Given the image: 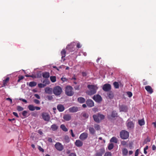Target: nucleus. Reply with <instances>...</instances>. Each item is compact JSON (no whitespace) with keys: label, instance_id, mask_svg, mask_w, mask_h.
<instances>
[{"label":"nucleus","instance_id":"f257e3e1","mask_svg":"<svg viewBox=\"0 0 156 156\" xmlns=\"http://www.w3.org/2000/svg\"><path fill=\"white\" fill-rule=\"evenodd\" d=\"M89 90L87 91V93L89 95H92L96 93L98 87L96 85H88L87 86Z\"/></svg>","mask_w":156,"mask_h":156},{"label":"nucleus","instance_id":"864d4df0","mask_svg":"<svg viewBox=\"0 0 156 156\" xmlns=\"http://www.w3.org/2000/svg\"><path fill=\"white\" fill-rule=\"evenodd\" d=\"M19 100L25 102V103H27V101L25 99H23L22 98H20L19 99Z\"/></svg>","mask_w":156,"mask_h":156},{"label":"nucleus","instance_id":"a878e982","mask_svg":"<svg viewBox=\"0 0 156 156\" xmlns=\"http://www.w3.org/2000/svg\"><path fill=\"white\" fill-rule=\"evenodd\" d=\"M42 76L44 78H48L50 76L49 73L48 72H45L42 73Z\"/></svg>","mask_w":156,"mask_h":156},{"label":"nucleus","instance_id":"ea45409f","mask_svg":"<svg viewBox=\"0 0 156 156\" xmlns=\"http://www.w3.org/2000/svg\"><path fill=\"white\" fill-rule=\"evenodd\" d=\"M117 113L115 111H113L112 113L111 116L113 117H115L116 116Z\"/></svg>","mask_w":156,"mask_h":156},{"label":"nucleus","instance_id":"0e129e2a","mask_svg":"<svg viewBox=\"0 0 156 156\" xmlns=\"http://www.w3.org/2000/svg\"><path fill=\"white\" fill-rule=\"evenodd\" d=\"M81 47V45L79 43H78L76 45V47L78 48H80Z\"/></svg>","mask_w":156,"mask_h":156},{"label":"nucleus","instance_id":"39448f33","mask_svg":"<svg viewBox=\"0 0 156 156\" xmlns=\"http://www.w3.org/2000/svg\"><path fill=\"white\" fill-rule=\"evenodd\" d=\"M53 92L54 94L55 95H59L62 93V89L60 86H56L53 88Z\"/></svg>","mask_w":156,"mask_h":156},{"label":"nucleus","instance_id":"393cba45","mask_svg":"<svg viewBox=\"0 0 156 156\" xmlns=\"http://www.w3.org/2000/svg\"><path fill=\"white\" fill-rule=\"evenodd\" d=\"M51 128L53 131H55L58 129V126L55 124H54L51 126Z\"/></svg>","mask_w":156,"mask_h":156},{"label":"nucleus","instance_id":"a19ab883","mask_svg":"<svg viewBox=\"0 0 156 156\" xmlns=\"http://www.w3.org/2000/svg\"><path fill=\"white\" fill-rule=\"evenodd\" d=\"M43 83L46 85L47 84H48L50 83V82L48 79H45L43 81Z\"/></svg>","mask_w":156,"mask_h":156},{"label":"nucleus","instance_id":"4be33fe9","mask_svg":"<svg viewBox=\"0 0 156 156\" xmlns=\"http://www.w3.org/2000/svg\"><path fill=\"white\" fill-rule=\"evenodd\" d=\"M45 91L46 93L51 94L53 91L52 89L49 87H46L45 88Z\"/></svg>","mask_w":156,"mask_h":156},{"label":"nucleus","instance_id":"49530a36","mask_svg":"<svg viewBox=\"0 0 156 156\" xmlns=\"http://www.w3.org/2000/svg\"><path fill=\"white\" fill-rule=\"evenodd\" d=\"M74 88L76 90H80V85H77L75 86L74 87Z\"/></svg>","mask_w":156,"mask_h":156},{"label":"nucleus","instance_id":"774afa93","mask_svg":"<svg viewBox=\"0 0 156 156\" xmlns=\"http://www.w3.org/2000/svg\"><path fill=\"white\" fill-rule=\"evenodd\" d=\"M48 141L50 142H52V140L51 138H48Z\"/></svg>","mask_w":156,"mask_h":156},{"label":"nucleus","instance_id":"423d86ee","mask_svg":"<svg viewBox=\"0 0 156 156\" xmlns=\"http://www.w3.org/2000/svg\"><path fill=\"white\" fill-rule=\"evenodd\" d=\"M41 116L42 119L45 121L48 122L50 120V117L48 113L45 112H43L42 113Z\"/></svg>","mask_w":156,"mask_h":156},{"label":"nucleus","instance_id":"2f4dec72","mask_svg":"<svg viewBox=\"0 0 156 156\" xmlns=\"http://www.w3.org/2000/svg\"><path fill=\"white\" fill-rule=\"evenodd\" d=\"M138 123L139 125L140 126H142L144 125L145 124L144 120V119H142L141 120H138Z\"/></svg>","mask_w":156,"mask_h":156},{"label":"nucleus","instance_id":"c9c22d12","mask_svg":"<svg viewBox=\"0 0 156 156\" xmlns=\"http://www.w3.org/2000/svg\"><path fill=\"white\" fill-rule=\"evenodd\" d=\"M113 84L115 88L117 89L119 88V85L118 82H115L113 83Z\"/></svg>","mask_w":156,"mask_h":156},{"label":"nucleus","instance_id":"79ce46f5","mask_svg":"<svg viewBox=\"0 0 156 156\" xmlns=\"http://www.w3.org/2000/svg\"><path fill=\"white\" fill-rule=\"evenodd\" d=\"M38 86L39 88H41L45 87L46 86V84L40 83L38 84Z\"/></svg>","mask_w":156,"mask_h":156},{"label":"nucleus","instance_id":"3c124183","mask_svg":"<svg viewBox=\"0 0 156 156\" xmlns=\"http://www.w3.org/2000/svg\"><path fill=\"white\" fill-rule=\"evenodd\" d=\"M126 142L124 140L122 141L121 142V144L123 146L126 145Z\"/></svg>","mask_w":156,"mask_h":156},{"label":"nucleus","instance_id":"6ab92c4d","mask_svg":"<svg viewBox=\"0 0 156 156\" xmlns=\"http://www.w3.org/2000/svg\"><path fill=\"white\" fill-rule=\"evenodd\" d=\"M63 119L66 121H69L71 119V116L69 114H66L64 115Z\"/></svg>","mask_w":156,"mask_h":156},{"label":"nucleus","instance_id":"de8ad7c7","mask_svg":"<svg viewBox=\"0 0 156 156\" xmlns=\"http://www.w3.org/2000/svg\"><path fill=\"white\" fill-rule=\"evenodd\" d=\"M47 98L48 100L49 101L52 100L53 99L52 97L51 96H50V95L48 96L47 97Z\"/></svg>","mask_w":156,"mask_h":156},{"label":"nucleus","instance_id":"5fc2aeb1","mask_svg":"<svg viewBox=\"0 0 156 156\" xmlns=\"http://www.w3.org/2000/svg\"><path fill=\"white\" fill-rule=\"evenodd\" d=\"M19 100L25 102V103H27V101L25 99H23L22 98H20L19 99Z\"/></svg>","mask_w":156,"mask_h":156},{"label":"nucleus","instance_id":"603ef678","mask_svg":"<svg viewBox=\"0 0 156 156\" xmlns=\"http://www.w3.org/2000/svg\"><path fill=\"white\" fill-rule=\"evenodd\" d=\"M34 102L35 103H36L37 104H39L40 103V102L37 99H34Z\"/></svg>","mask_w":156,"mask_h":156},{"label":"nucleus","instance_id":"7ed1b4c3","mask_svg":"<svg viewBox=\"0 0 156 156\" xmlns=\"http://www.w3.org/2000/svg\"><path fill=\"white\" fill-rule=\"evenodd\" d=\"M120 136L122 139H126L129 137V133L125 130H122L120 133Z\"/></svg>","mask_w":156,"mask_h":156},{"label":"nucleus","instance_id":"e433bc0d","mask_svg":"<svg viewBox=\"0 0 156 156\" xmlns=\"http://www.w3.org/2000/svg\"><path fill=\"white\" fill-rule=\"evenodd\" d=\"M16 109L18 111L20 112L23 110V108L20 106H18L16 107Z\"/></svg>","mask_w":156,"mask_h":156},{"label":"nucleus","instance_id":"4468645a","mask_svg":"<svg viewBox=\"0 0 156 156\" xmlns=\"http://www.w3.org/2000/svg\"><path fill=\"white\" fill-rule=\"evenodd\" d=\"M86 103L88 107H91L94 106V103L93 101L90 99H89L87 100Z\"/></svg>","mask_w":156,"mask_h":156},{"label":"nucleus","instance_id":"4c0bfd02","mask_svg":"<svg viewBox=\"0 0 156 156\" xmlns=\"http://www.w3.org/2000/svg\"><path fill=\"white\" fill-rule=\"evenodd\" d=\"M22 115L24 117V118H26L28 116L27 112L26 111H24L22 112Z\"/></svg>","mask_w":156,"mask_h":156},{"label":"nucleus","instance_id":"b1692460","mask_svg":"<svg viewBox=\"0 0 156 156\" xmlns=\"http://www.w3.org/2000/svg\"><path fill=\"white\" fill-rule=\"evenodd\" d=\"M61 54L62 55V58L63 59V61H64L65 60V59L63 58L66 56V51L65 49L62 50L61 52Z\"/></svg>","mask_w":156,"mask_h":156},{"label":"nucleus","instance_id":"a18cd8bd","mask_svg":"<svg viewBox=\"0 0 156 156\" xmlns=\"http://www.w3.org/2000/svg\"><path fill=\"white\" fill-rule=\"evenodd\" d=\"M83 116L85 118H87L89 117V115L87 114L86 113H84L83 114Z\"/></svg>","mask_w":156,"mask_h":156},{"label":"nucleus","instance_id":"2eb2a0df","mask_svg":"<svg viewBox=\"0 0 156 156\" xmlns=\"http://www.w3.org/2000/svg\"><path fill=\"white\" fill-rule=\"evenodd\" d=\"M69 111L70 112H76L78 111V108L76 107L73 106L72 107L70 108L69 109Z\"/></svg>","mask_w":156,"mask_h":156},{"label":"nucleus","instance_id":"a211bd4d","mask_svg":"<svg viewBox=\"0 0 156 156\" xmlns=\"http://www.w3.org/2000/svg\"><path fill=\"white\" fill-rule=\"evenodd\" d=\"M145 88L147 92L150 94L152 93L153 92L152 88L150 86H146Z\"/></svg>","mask_w":156,"mask_h":156},{"label":"nucleus","instance_id":"20e7f679","mask_svg":"<svg viewBox=\"0 0 156 156\" xmlns=\"http://www.w3.org/2000/svg\"><path fill=\"white\" fill-rule=\"evenodd\" d=\"M73 87L70 86H68L66 88L65 93L68 96H72L74 94V92L73 91Z\"/></svg>","mask_w":156,"mask_h":156},{"label":"nucleus","instance_id":"bf43d9fd","mask_svg":"<svg viewBox=\"0 0 156 156\" xmlns=\"http://www.w3.org/2000/svg\"><path fill=\"white\" fill-rule=\"evenodd\" d=\"M13 114L17 118H19V116L18 115V114L16 112H13Z\"/></svg>","mask_w":156,"mask_h":156},{"label":"nucleus","instance_id":"f3484780","mask_svg":"<svg viewBox=\"0 0 156 156\" xmlns=\"http://www.w3.org/2000/svg\"><path fill=\"white\" fill-rule=\"evenodd\" d=\"M57 109L59 112H62L64 110L65 107L63 105L59 104L57 106Z\"/></svg>","mask_w":156,"mask_h":156},{"label":"nucleus","instance_id":"09e8293b","mask_svg":"<svg viewBox=\"0 0 156 156\" xmlns=\"http://www.w3.org/2000/svg\"><path fill=\"white\" fill-rule=\"evenodd\" d=\"M127 95L129 97H131L132 96V93L131 92L128 91L127 92Z\"/></svg>","mask_w":156,"mask_h":156},{"label":"nucleus","instance_id":"e2e57ef3","mask_svg":"<svg viewBox=\"0 0 156 156\" xmlns=\"http://www.w3.org/2000/svg\"><path fill=\"white\" fill-rule=\"evenodd\" d=\"M69 156H76L75 153H72L69 154Z\"/></svg>","mask_w":156,"mask_h":156},{"label":"nucleus","instance_id":"58836bf2","mask_svg":"<svg viewBox=\"0 0 156 156\" xmlns=\"http://www.w3.org/2000/svg\"><path fill=\"white\" fill-rule=\"evenodd\" d=\"M114 144L112 143L109 144L108 147V150H110L112 149L114 147Z\"/></svg>","mask_w":156,"mask_h":156},{"label":"nucleus","instance_id":"7c9ffc66","mask_svg":"<svg viewBox=\"0 0 156 156\" xmlns=\"http://www.w3.org/2000/svg\"><path fill=\"white\" fill-rule=\"evenodd\" d=\"M128 151L126 148H123L122 150V154L123 155L126 156L127 155Z\"/></svg>","mask_w":156,"mask_h":156},{"label":"nucleus","instance_id":"4d7b16f0","mask_svg":"<svg viewBox=\"0 0 156 156\" xmlns=\"http://www.w3.org/2000/svg\"><path fill=\"white\" fill-rule=\"evenodd\" d=\"M71 134V135L73 137H74L75 136V135L73 133V130L72 129H71L70 130Z\"/></svg>","mask_w":156,"mask_h":156},{"label":"nucleus","instance_id":"412c9836","mask_svg":"<svg viewBox=\"0 0 156 156\" xmlns=\"http://www.w3.org/2000/svg\"><path fill=\"white\" fill-rule=\"evenodd\" d=\"M127 126L128 129H131L133 128L134 124L132 122H129L127 123Z\"/></svg>","mask_w":156,"mask_h":156},{"label":"nucleus","instance_id":"6e6552de","mask_svg":"<svg viewBox=\"0 0 156 156\" xmlns=\"http://www.w3.org/2000/svg\"><path fill=\"white\" fill-rule=\"evenodd\" d=\"M56 149L59 151H61L63 150L64 147L62 144L59 143H56L55 145Z\"/></svg>","mask_w":156,"mask_h":156},{"label":"nucleus","instance_id":"ddd939ff","mask_svg":"<svg viewBox=\"0 0 156 156\" xmlns=\"http://www.w3.org/2000/svg\"><path fill=\"white\" fill-rule=\"evenodd\" d=\"M105 150L104 148H101L95 154V156H102V154L105 153Z\"/></svg>","mask_w":156,"mask_h":156},{"label":"nucleus","instance_id":"c03bdc74","mask_svg":"<svg viewBox=\"0 0 156 156\" xmlns=\"http://www.w3.org/2000/svg\"><path fill=\"white\" fill-rule=\"evenodd\" d=\"M112 153L111 152H106L105 155L104 156H112Z\"/></svg>","mask_w":156,"mask_h":156},{"label":"nucleus","instance_id":"72a5a7b5","mask_svg":"<svg viewBox=\"0 0 156 156\" xmlns=\"http://www.w3.org/2000/svg\"><path fill=\"white\" fill-rule=\"evenodd\" d=\"M51 81L52 82H55L56 81V77L55 76H51L50 77Z\"/></svg>","mask_w":156,"mask_h":156},{"label":"nucleus","instance_id":"dca6fc26","mask_svg":"<svg viewBox=\"0 0 156 156\" xmlns=\"http://www.w3.org/2000/svg\"><path fill=\"white\" fill-rule=\"evenodd\" d=\"M75 144L77 147H80L82 146L83 142L80 140H76Z\"/></svg>","mask_w":156,"mask_h":156},{"label":"nucleus","instance_id":"0eeeda50","mask_svg":"<svg viewBox=\"0 0 156 156\" xmlns=\"http://www.w3.org/2000/svg\"><path fill=\"white\" fill-rule=\"evenodd\" d=\"M102 89L105 92H109L111 89V86L109 84L106 83L103 86Z\"/></svg>","mask_w":156,"mask_h":156},{"label":"nucleus","instance_id":"f8f14e48","mask_svg":"<svg viewBox=\"0 0 156 156\" xmlns=\"http://www.w3.org/2000/svg\"><path fill=\"white\" fill-rule=\"evenodd\" d=\"M93 99L97 102H100L102 100V98L101 96L99 94L96 95H94Z\"/></svg>","mask_w":156,"mask_h":156},{"label":"nucleus","instance_id":"f03ea898","mask_svg":"<svg viewBox=\"0 0 156 156\" xmlns=\"http://www.w3.org/2000/svg\"><path fill=\"white\" fill-rule=\"evenodd\" d=\"M105 116L100 113L97 114L93 115L94 120L97 123H99L105 118Z\"/></svg>","mask_w":156,"mask_h":156},{"label":"nucleus","instance_id":"052dcab7","mask_svg":"<svg viewBox=\"0 0 156 156\" xmlns=\"http://www.w3.org/2000/svg\"><path fill=\"white\" fill-rule=\"evenodd\" d=\"M133 143H130L129 144V147L130 149H132L133 148Z\"/></svg>","mask_w":156,"mask_h":156},{"label":"nucleus","instance_id":"6e6d98bb","mask_svg":"<svg viewBox=\"0 0 156 156\" xmlns=\"http://www.w3.org/2000/svg\"><path fill=\"white\" fill-rule=\"evenodd\" d=\"M139 149H137L135 151V156H138V154H139Z\"/></svg>","mask_w":156,"mask_h":156},{"label":"nucleus","instance_id":"9d476101","mask_svg":"<svg viewBox=\"0 0 156 156\" xmlns=\"http://www.w3.org/2000/svg\"><path fill=\"white\" fill-rule=\"evenodd\" d=\"M88 136V134L86 132L81 133L79 136L80 139L81 140H84L86 139Z\"/></svg>","mask_w":156,"mask_h":156},{"label":"nucleus","instance_id":"473e14b6","mask_svg":"<svg viewBox=\"0 0 156 156\" xmlns=\"http://www.w3.org/2000/svg\"><path fill=\"white\" fill-rule=\"evenodd\" d=\"M37 84L36 82L34 81H31L29 83V86L30 87H33L36 86Z\"/></svg>","mask_w":156,"mask_h":156},{"label":"nucleus","instance_id":"f704fd0d","mask_svg":"<svg viewBox=\"0 0 156 156\" xmlns=\"http://www.w3.org/2000/svg\"><path fill=\"white\" fill-rule=\"evenodd\" d=\"M94 127L96 130H100L101 129L100 125L97 124H94Z\"/></svg>","mask_w":156,"mask_h":156},{"label":"nucleus","instance_id":"37998d69","mask_svg":"<svg viewBox=\"0 0 156 156\" xmlns=\"http://www.w3.org/2000/svg\"><path fill=\"white\" fill-rule=\"evenodd\" d=\"M18 78L19 79L17 80V82H19L21 80L23 79L24 78V76H19Z\"/></svg>","mask_w":156,"mask_h":156},{"label":"nucleus","instance_id":"cd10ccee","mask_svg":"<svg viewBox=\"0 0 156 156\" xmlns=\"http://www.w3.org/2000/svg\"><path fill=\"white\" fill-rule=\"evenodd\" d=\"M78 101L80 103H83L85 102V99L83 97H80L78 98L77 99Z\"/></svg>","mask_w":156,"mask_h":156},{"label":"nucleus","instance_id":"bb28decb","mask_svg":"<svg viewBox=\"0 0 156 156\" xmlns=\"http://www.w3.org/2000/svg\"><path fill=\"white\" fill-rule=\"evenodd\" d=\"M108 97L110 99H112L113 98L114 95L112 91H109L107 93Z\"/></svg>","mask_w":156,"mask_h":156},{"label":"nucleus","instance_id":"69168bd1","mask_svg":"<svg viewBox=\"0 0 156 156\" xmlns=\"http://www.w3.org/2000/svg\"><path fill=\"white\" fill-rule=\"evenodd\" d=\"M61 80L63 82L66 81L67 80L66 78L64 77H62Z\"/></svg>","mask_w":156,"mask_h":156},{"label":"nucleus","instance_id":"5701e85b","mask_svg":"<svg viewBox=\"0 0 156 156\" xmlns=\"http://www.w3.org/2000/svg\"><path fill=\"white\" fill-rule=\"evenodd\" d=\"M89 133L92 135H94L95 133V131L94 128L93 127H89L88 128Z\"/></svg>","mask_w":156,"mask_h":156},{"label":"nucleus","instance_id":"aec40b11","mask_svg":"<svg viewBox=\"0 0 156 156\" xmlns=\"http://www.w3.org/2000/svg\"><path fill=\"white\" fill-rule=\"evenodd\" d=\"M9 80V78L7 77L5 79L3 80V84L2 86V87H5L7 85V83H8Z\"/></svg>","mask_w":156,"mask_h":156},{"label":"nucleus","instance_id":"13d9d810","mask_svg":"<svg viewBox=\"0 0 156 156\" xmlns=\"http://www.w3.org/2000/svg\"><path fill=\"white\" fill-rule=\"evenodd\" d=\"M143 84L144 85H146L148 84V82L147 81H146L145 79L143 80Z\"/></svg>","mask_w":156,"mask_h":156},{"label":"nucleus","instance_id":"c756f323","mask_svg":"<svg viewBox=\"0 0 156 156\" xmlns=\"http://www.w3.org/2000/svg\"><path fill=\"white\" fill-rule=\"evenodd\" d=\"M60 128L63 131L65 132H67L68 130V129L66 128L64 124L61 125L60 126Z\"/></svg>","mask_w":156,"mask_h":156},{"label":"nucleus","instance_id":"680f3d73","mask_svg":"<svg viewBox=\"0 0 156 156\" xmlns=\"http://www.w3.org/2000/svg\"><path fill=\"white\" fill-rule=\"evenodd\" d=\"M34 96L37 99H40V96L38 94H34Z\"/></svg>","mask_w":156,"mask_h":156},{"label":"nucleus","instance_id":"338daca9","mask_svg":"<svg viewBox=\"0 0 156 156\" xmlns=\"http://www.w3.org/2000/svg\"><path fill=\"white\" fill-rule=\"evenodd\" d=\"M6 100L9 101L11 104L12 103V100L11 98H7L6 99Z\"/></svg>","mask_w":156,"mask_h":156},{"label":"nucleus","instance_id":"1a4fd4ad","mask_svg":"<svg viewBox=\"0 0 156 156\" xmlns=\"http://www.w3.org/2000/svg\"><path fill=\"white\" fill-rule=\"evenodd\" d=\"M128 107L125 105H119V110L120 112H126L128 110Z\"/></svg>","mask_w":156,"mask_h":156},{"label":"nucleus","instance_id":"9b49d317","mask_svg":"<svg viewBox=\"0 0 156 156\" xmlns=\"http://www.w3.org/2000/svg\"><path fill=\"white\" fill-rule=\"evenodd\" d=\"M28 109L31 111H34L35 110H40L41 108L39 107L34 106L32 105H30L28 106Z\"/></svg>","mask_w":156,"mask_h":156},{"label":"nucleus","instance_id":"8fccbe9b","mask_svg":"<svg viewBox=\"0 0 156 156\" xmlns=\"http://www.w3.org/2000/svg\"><path fill=\"white\" fill-rule=\"evenodd\" d=\"M38 149H39V150L41 151V152H43L44 151V149L42 148L41 146H39L38 147Z\"/></svg>","mask_w":156,"mask_h":156},{"label":"nucleus","instance_id":"c85d7f7f","mask_svg":"<svg viewBox=\"0 0 156 156\" xmlns=\"http://www.w3.org/2000/svg\"><path fill=\"white\" fill-rule=\"evenodd\" d=\"M118 142V140L117 138L115 136L112 137L110 140V142H113L115 143H117Z\"/></svg>","mask_w":156,"mask_h":156}]
</instances>
